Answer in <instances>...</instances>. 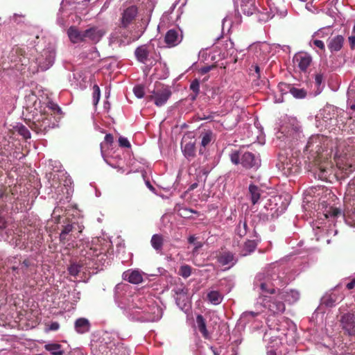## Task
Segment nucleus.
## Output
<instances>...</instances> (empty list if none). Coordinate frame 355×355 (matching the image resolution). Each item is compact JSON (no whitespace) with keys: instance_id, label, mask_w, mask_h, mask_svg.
Wrapping results in <instances>:
<instances>
[{"instance_id":"f257e3e1","label":"nucleus","mask_w":355,"mask_h":355,"mask_svg":"<svg viewBox=\"0 0 355 355\" xmlns=\"http://www.w3.org/2000/svg\"><path fill=\"white\" fill-rule=\"evenodd\" d=\"M28 101L33 102V110L31 111L29 127L37 134L45 135L49 130L58 127V123L64 113L58 104L53 101L42 102L36 95L27 96Z\"/></svg>"},{"instance_id":"f03ea898","label":"nucleus","mask_w":355,"mask_h":355,"mask_svg":"<svg viewBox=\"0 0 355 355\" xmlns=\"http://www.w3.org/2000/svg\"><path fill=\"white\" fill-rule=\"evenodd\" d=\"M305 160L306 168L314 173H318L319 178L327 179V174L334 166L332 161L328 157H306Z\"/></svg>"},{"instance_id":"7ed1b4c3","label":"nucleus","mask_w":355,"mask_h":355,"mask_svg":"<svg viewBox=\"0 0 355 355\" xmlns=\"http://www.w3.org/2000/svg\"><path fill=\"white\" fill-rule=\"evenodd\" d=\"M301 130L298 123L295 120L282 125L280 130L277 133V138L280 141H284L291 147L293 142L300 137Z\"/></svg>"},{"instance_id":"20e7f679","label":"nucleus","mask_w":355,"mask_h":355,"mask_svg":"<svg viewBox=\"0 0 355 355\" xmlns=\"http://www.w3.org/2000/svg\"><path fill=\"white\" fill-rule=\"evenodd\" d=\"M276 166L283 175L289 176L300 171L301 162L298 157H279Z\"/></svg>"},{"instance_id":"39448f33","label":"nucleus","mask_w":355,"mask_h":355,"mask_svg":"<svg viewBox=\"0 0 355 355\" xmlns=\"http://www.w3.org/2000/svg\"><path fill=\"white\" fill-rule=\"evenodd\" d=\"M327 139L322 135L311 136L304 148V153L313 155H321L327 148Z\"/></svg>"},{"instance_id":"423d86ee","label":"nucleus","mask_w":355,"mask_h":355,"mask_svg":"<svg viewBox=\"0 0 355 355\" xmlns=\"http://www.w3.org/2000/svg\"><path fill=\"white\" fill-rule=\"evenodd\" d=\"M8 58L13 64L10 67L21 72L29 63V59L26 57L25 51L17 46L12 49Z\"/></svg>"},{"instance_id":"0eeeda50","label":"nucleus","mask_w":355,"mask_h":355,"mask_svg":"<svg viewBox=\"0 0 355 355\" xmlns=\"http://www.w3.org/2000/svg\"><path fill=\"white\" fill-rule=\"evenodd\" d=\"M172 92L168 86L159 85L153 94L148 96L150 101H154V103L157 107H161L166 104L168 98L171 97Z\"/></svg>"},{"instance_id":"6e6552de","label":"nucleus","mask_w":355,"mask_h":355,"mask_svg":"<svg viewBox=\"0 0 355 355\" xmlns=\"http://www.w3.org/2000/svg\"><path fill=\"white\" fill-rule=\"evenodd\" d=\"M340 326L349 336L355 335V312H348L340 316Z\"/></svg>"},{"instance_id":"1a4fd4ad","label":"nucleus","mask_w":355,"mask_h":355,"mask_svg":"<svg viewBox=\"0 0 355 355\" xmlns=\"http://www.w3.org/2000/svg\"><path fill=\"white\" fill-rule=\"evenodd\" d=\"M286 295V292H279L276 297L272 298L269 301V304L268 305V309L274 314L283 313L286 309L283 300H285Z\"/></svg>"},{"instance_id":"9d476101","label":"nucleus","mask_w":355,"mask_h":355,"mask_svg":"<svg viewBox=\"0 0 355 355\" xmlns=\"http://www.w3.org/2000/svg\"><path fill=\"white\" fill-rule=\"evenodd\" d=\"M55 57V51L53 49H44L41 56L37 58L39 67L42 70H46L53 63Z\"/></svg>"},{"instance_id":"9b49d317","label":"nucleus","mask_w":355,"mask_h":355,"mask_svg":"<svg viewBox=\"0 0 355 355\" xmlns=\"http://www.w3.org/2000/svg\"><path fill=\"white\" fill-rule=\"evenodd\" d=\"M231 161L233 164L241 166L246 168H257L261 160L258 157H231Z\"/></svg>"},{"instance_id":"f8f14e48","label":"nucleus","mask_w":355,"mask_h":355,"mask_svg":"<svg viewBox=\"0 0 355 355\" xmlns=\"http://www.w3.org/2000/svg\"><path fill=\"white\" fill-rule=\"evenodd\" d=\"M183 39L182 31L178 28L168 30L164 37V42L169 48L175 47L181 43Z\"/></svg>"},{"instance_id":"ddd939ff","label":"nucleus","mask_w":355,"mask_h":355,"mask_svg":"<svg viewBox=\"0 0 355 355\" xmlns=\"http://www.w3.org/2000/svg\"><path fill=\"white\" fill-rule=\"evenodd\" d=\"M138 13L136 6H130L125 8L121 14V26L127 28L135 19Z\"/></svg>"},{"instance_id":"4468645a","label":"nucleus","mask_w":355,"mask_h":355,"mask_svg":"<svg viewBox=\"0 0 355 355\" xmlns=\"http://www.w3.org/2000/svg\"><path fill=\"white\" fill-rule=\"evenodd\" d=\"M105 34V31L98 26H92L85 31V42L89 40L97 44Z\"/></svg>"},{"instance_id":"2eb2a0df","label":"nucleus","mask_w":355,"mask_h":355,"mask_svg":"<svg viewBox=\"0 0 355 355\" xmlns=\"http://www.w3.org/2000/svg\"><path fill=\"white\" fill-rule=\"evenodd\" d=\"M258 278L261 281L259 287L262 292L270 294L275 293V285L273 283L275 279L273 276L267 275L262 277L261 275H259Z\"/></svg>"},{"instance_id":"dca6fc26","label":"nucleus","mask_w":355,"mask_h":355,"mask_svg":"<svg viewBox=\"0 0 355 355\" xmlns=\"http://www.w3.org/2000/svg\"><path fill=\"white\" fill-rule=\"evenodd\" d=\"M300 71L306 72L312 62V58L306 53H297L293 58Z\"/></svg>"},{"instance_id":"f3484780","label":"nucleus","mask_w":355,"mask_h":355,"mask_svg":"<svg viewBox=\"0 0 355 355\" xmlns=\"http://www.w3.org/2000/svg\"><path fill=\"white\" fill-rule=\"evenodd\" d=\"M320 205L322 206L321 209L322 210L323 215L326 218L334 220L343 215L340 208L327 205L325 202H322Z\"/></svg>"},{"instance_id":"a211bd4d","label":"nucleus","mask_w":355,"mask_h":355,"mask_svg":"<svg viewBox=\"0 0 355 355\" xmlns=\"http://www.w3.org/2000/svg\"><path fill=\"white\" fill-rule=\"evenodd\" d=\"M122 277L133 284H141L144 280L142 273L138 270H128L123 273Z\"/></svg>"},{"instance_id":"6ab92c4d","label":"nucleus","mask_w":355,"mask_h":355,"mask_svg":"<svg viewBox=\"0 0 355 355\" xmlns=\"http://www.w3.org/2000/svg\"><path fill=\"white\" fill-rule=\"evenodd\" d=\"M99 351L102 355H129L128 351L122 346L109 347L106 345H101Z\"/></svg>"},{"instance_id":"aec40b11","label":"nucleus","mask_w":355,"mask_h":355,"mask_svg":"<svg viewBox=\"0 0 355 355\" xmlns=\"http://www.w3.org/2000/svg\"><path fill=\"white\" fill-rule=\"evenodd\" d=\"M67 35L70 41L73 44L85 42V31H81L74 26L68 28Z\"/></svg>"},{"instance_id":"412c9836","label":"nucleus","mask_w":355,"mask_h":355,"mask_svg":"<svg viewBox=\"0 0 355 355\" xmlns=\"http://www.w3.org/2000/svg\"><path fill=\"white\" fill-rule=\"evenodd\" d=\"M218 261L223 266L231 264L234 266L237 262L234 254L230 251H224L217 256Z\"/></svg>"},{"instance_id":"4be33fe9","label":"nucleus","mask_w":355,"mask_h":355,"mask_svg":"<svg viewBox=\"0 0 355 355\" xmlns=\"http://www.w3.org/2000/svg\"><path fill=\"white\" fill-rule=\"evenodd\" d=\"M89 321L84 318H80L75 321L74 328L77 333L83 334L89 332L90 330Z\"/></svg>"},{"instance_id":"5701e85b","label":"nucleus","mask_w":355,"mask_h":355,"mask_svg":"<svg viewBox=\"0 0 355 355\" xmlns=\"http://www.w3.org/2000/svg\"><path fill=\"white\" fill-rule=\"evenodd\" d=\"M344 40L342 35H336L329 39L327 46L331 52L338 51L342 49Z\"/></svg>"},{"instance_id":"b1692460","label":"nucleus","mask_w":355,"mask_h":355,"mask_svg":"<svg viewBox=\"0 0 355 355\" xmlns=\"http://www.w3.org/2000/svg\"><path fill=\"white\" fill-rule=\"evenodd\" d=\"M137 60L143 64H147L149 59V51L145 45L137 47L135 51Z\"/></svg>"},{"instance_id":"393cba45","label":"nucleus","mask_w":355,"mask_h":355,"mask_svg":"<svg viewBox=\"0 0 355 355\" xmlns=\"http://www.w3.org/2000/svg\"><path fill=\"white\" fill-rule=\"evenodd\" d=\"M241 9L247 16H251L256 12L257 8L254 0H241Z\"/></svg>"},{"instance_id":"a878e982","label":"nucleus","mask_w":355,"mask_h":355,"mask_svg":"<svg viewBox=\"0 0 355 355\" xmlns=\"http://www.w3.org/2000/svg\"><path fill=\"white\" fill-rule=\"evenodd\" d=\"M175 293L177 295L176 297V302L177 304L183 309L184 306H186L187 303L189 302V297L187 295V290L184 288H178L175 291Z\"/></svg>"},{"instance_id":"bb28decb","label":"nucleus","mask_w":355,"mask_h":355,"mask_svg":"<svg viewBox=\"0 0 355 355\" xmlns=\"http://www.w3.org/2000/svg\"><path fill=\"white\" fill-rule=\"evenodd\" d=\"M249 195L250 198V200L253 205H255L258 202L261 198V189L254 185V184H250L249 186Z\"/></svg>"},{"instance_id":"cd10ccee","label":"nucleus","mask_w":355,"mask_h":355,"mask_svg":"<svg viewBox=\"0 0 355 355\" xmlns=\"http://www.w3.org/2000/svg\"><path fill=\"white\" fill-rule=\"evenodd\" d=\"M44 348L51 353V355H64V350L62 346L58 343H48Z\"/></svg>"},{"instance_id":"c85d7f7f","label":"nucleus","mask_w":355,"mask_h":355,"mask_svg":"<svg viewBox=\"0 0 355 355\" xmlns=\"http://www.w3.org/2000/svg\"><path fill=\"white\" fill-rule=\"evenodd\" d=\"M150 243L152 247L158 252H161L164 245V238L162 234H154L153 235Z\"/></svg>"},{"instance_id":"c756f323","label":"nucleus","mask_w":355,"mask_h":355,"mask_svg":"<svg viewBox=\"0 0 355 355\" xmlns=\"http://www.w3.org/2000/svg\"><path fill=\"white\" fill-rule=\"evenodd\" d=\"M343 298V295H338L336 293H331L324 298V304L327 306L332 307L335 305L336 302L342 301Z\"/></svg>"},{"instance_id":"7c9ffc66","label":"nucleus","mask_w":355,"mask_h":355,"mask_svg":"<svg viewBox=\"0 0 355 355\" xmlns=\"http://www.w3.org/2000/svg\"><path fill=\"white\" fill-rule=\"evenodd\" d=\"M208 300L214 305H218L221 303L223 295L217 291H211L207 293Z\"/></svg>"},{"instance_id":"2f4dec72","label":"nucleus","mask_w":355,"mask_h":355,"mask_svg":"<svg viewBox=\"0 0 355 355\" xmlns=\"http://www.w3.org/2000/svg\"><path fill=\"white\" fill-rule=\"evenodd\" d=\"M196 322L198 324V328L200 333L202 334L203 337L205 338H209V333L207 329L205 320L204 319L202 315H198L196 317Z\"/></svg>"},{"instance_id":"473e14b6","label":"nucleus","mask_w":355,"mask_h":355,"mask_svg":"<svg viewBox=\"0 0 355 355\" xmlns=\"http://www.w3.org/2000/svg\"><path fill=\"white\" fill-rule=\"evenodd\" d=\"M257 248V243L252 240L247 241L243 245L242 255L247 256L255 250Z\"/></svg>"},{"instance_id":"72a5a7b5","label":"nucleus","mask_w":355,"mask_h":355,"mask_svg":"<svg viewBox=\"0 0 355 355\" xmlns=\"http://www.w3.org/2000/svg\"><path fill=\"white\" fill-rule=\"evenodd\" d=\"M201 136H202L201 145L203 148H205L207 145H209L215 139V136L211 130H207V131H205V132H202Z\"/></svg>"},{"instance_id":"f704fd0d","label":"nucleus","mask_w":355,"mask_h":355,"mask_svg":"<svg viewBox=\"0 0 355 355\" xmlns=\"http://www.w3.org/2000/svg\"><path fill=\"white\" fill-rule=\"evenodd\" d=\"M118 145L120 148L125 149L126 153L131 152L132 146L126 137L120 136L118 139Z\"/></svg>"},{"instance_id":"c9c22d12","label":"nucleus","mask_w":355,"mask_h":355,"mask_svg":"<svg viewBox=\"0 0 355 355\" xmlns=\"http://www.w3.org/2000/svg\"><path fill=\"white\" fill-rule=\"evenodd\" d=\"M178 214L183 218H191L192 214H196L197 211L187 207H180L178 209Z\"/></svg>"},{"instance_id":"e433bc0d","label":"nucleus","mask_w":355,"mask_h":355,"mask_svg":"<svg viewBox=\"0 0 355 355\" xmlns=\"http://www.w3.org/2000/svg\"><path fill=\"white\" fill-rule=\"evenodd\" d=\"M248 232V225L245 221H240L236 227V234L240 236H244Z\"/></svg>"},{"instance_id":"4c0bfd02","label":"nucleus","mask_w":355,"mask_h":355,"mask_svg":"<svg viewBox=\"0 0 355 355\" xmlns=\"http://www.w3.org/2000/svg\"><path fill=\"white\" fill-rule=\"evenodd\" d=\"M291 94L296 98H303L306 96V92L304 89H298L292 87Z\"/></svg>"},{"instance_id":"58836bf2","label":"nucleus","mask_w":355,"mask_h":355,"mask_svg":"<svg viewBox=\"0 0 355 355\" xmlns=\"http://www.w3.org/2000/svg\"><path fill=\"white\" fill-rule=\"evenodd\" d=\"M76 226H78L79 228L78 233H81L82 229L77 223H68L65 225H63L61 232H63L64 234H69L70 232H73V230L74 229H76Z\"/></svg>"},{"instance_id":"ea45409f","label":"nucleus","mask_w":355,"mask_h":355,"mask_svg":"<svg viewBox=\"0 0 355 355\" xmlns=\"http://www.w3.org/2000/svg\"><path fill=\"white\" fill-rule=\"evenodd\" d=\"M179 275L184 278H187L191 275V267L189 265H183L180 268Z\"/></svg>"},{"instance_id":"a19ab883","label":"nucleus","mask_w":355,"mask_h":355,"mask_svg":"<svg viewBox=\"0 0 355 355\" xmlns=\"http://www.w3.org/2000/svg\"><path fill=\"white\" fill-rule=\"evenodd\" d=\"M17 130L18 133L21 135L24 139H27L31 138V132L29 130L23 125H17Z\"/></svg>"},{"instance_id":"79ce46f5","label":"nucleus","mask_w":355,"mask_h":355,"mask_svg":"<svg viewBox=\"0 0 355 355\" xmlns=\"http://www.w3.org/2000/svg\"><path fill=\"white\" fill-rule=\"evenodd\" d=\"M31 266V261L28 259H24L21 263V268H18L15 266L12 267V270H17V273H19V270H20L23 274L27 273L28 268Z\"/></svg>"},{"instance_id":"37998d69","label":"nucleus","mask_w":355,"mask_h":355,"mask_svg":"<svg viewBox=\"0 0 355 355\" xmlns=\"http://www.w3.org/2000/svg\"><path fill=\"white\" fill-rule=\"evenodd\" d=\"M292 87V85L286 83L282 82L278 84V89L282 93V94L291 93Z\"/></svg>"},{"instance_id":"c03bdc74","label":"nucleus","mask_w":355,"mask_h":355,"mask_svg":"<svg viewBox=\"0 0 355 355\" xmlns=\"http://www.w3.org/2000/svg\"><path fill=\"white\" fill-rule=\"evenodd\" d=\"M184 141H182L181 143L182 148L184 149L185 155H193L194 144L193 143H188L184 145Z\"/></svg>"},{"instance_id":"a18cd8bd","label":"nucleus","mask_w":355,"mask_h":355,"mask_svg":"<svg viewBox=\"0 0 355 355\" xmlns=\"http://www.w3.org/2000/svg\"><path fill=\"white\" fill-rule=\"evenodd\" d=\"M340 157H334V160H335V162H336V165L338 166V167L339 168H340L341 170L345 171V173L352 172L353 171L352 165V164H345V166H341V163L340 162V159H339V158H340Z\"/></svg>"},{"instance_id":"49530a36","label":"nucleus","mask_w":355,"mask_h":355,"mask_svg":"<svg viewBox=\"0 0 355 355\" xmlns=\"http://www.w3.org/2000/svg\"><path fill=\"white\" fill-rule=\"evenodd\" d=\"M101 96L100 88L97 85H94L93 87V103L96 105L99 101Z\"/></svg>"},{"instance_id":"de8ad7c7","label":"nucleus","mask_w":355,"mask_h":355,"mask_svg":"<svg viewBox=\"0 0 355 355\" xmlns=\"http://www.w3.org/2000/svg\"><path fill=\"white\" fill-rule=\"evenodd\" d=\"M69 273L72 276H77L80 271V266L76 263H72L68 268Z\"/></svg>"},{"instance_id":"09e8293b","label":"nucleus","mask_w":355,"mask_h":355,"mask_svg":"<svg viewBox=\"0 0 355 355\" xmlns=\"http://www.w3.org/2000/svg\"><path fill=\"white\" fill-rule=\"evenodd\" d=\"M133 92L135 95L139 98L144 97L145 94L144 87L141 85H136L133 89Z\"/></svg>"},{"instance_id":"8fccbe9b","label":"nucleus","mask_w":355,"mask_h":355,"mask_svg":"<svg viewBox=\"0 0 355 355\" xmlns=\"http://www.w3.org/2000/svg\"><path fill=\"white\" fill-rule=\"evenodd\" d=\"M190 89L192 90L196 95L200 93V82L198 79L193 80L190 85Z\"/></svg>"},{"instance_id":"3c124183","label":"nucleus","mask_w":355,"mask_h":355,"mask_svg":"<svg viewBox=\"0 0 355 355\" xmlns=\"http://www.w3.org/2000/svg\"><path fill=\"white\" fill-rule=\"evenodd\" d=\"M114 142V137L112 134H107L105 136L104 142L101 144V148L105 146L112 145Z\"/></svg>"},{"instance_id":"603ef678","label":"nucleus","mask_w":355,"mask_h":355,"mask_svg":"<svg viewBox=\"0 0 355 355\" xmlns=\"http://www.w3.org/2000/svg\"><path fill=\"white\" fill-rule=\"evenodd\" d=\"M313 45H314L315 47L320 49L321 51L325 50L324 44L322 40H313L312 41Z\"/></svg>"},{"instance_id":"864d4df0","label":"nucleus","mask_w":355,"mask_h":355,"mask_svg":"<svg viewBox=\"0 0 355 355\" xmlns=\"http://www.w3.org/2000/svg\"><path fill=\"white\" fill-rule=\"evenodd\" d=\"M69 234H64L63 232H61L60 234V241L62 244H65L69 241V237L68 236Z\"/></svg>"},{"instance_id":"5fc2aeb1","label":"nucleus","mask_w":355,"mask_h":355,"mask_svg":"<svg viewBox=\"0 0 355 355\" xmlns=\"http://www.w3.org/2000/svg\"><path fill=\"white\" fill-rule=\"evenodd\" d=\"M252 69H254V72L256 73L255 76L257 77V79H259L261 77L259 67L257 64L252 65L251 67L250 68V71H252Z\"/></svg>"},{"instance_id":"6e6d98bb","label":"nucleus","mask_w":355,"mask_h":355,"mask_svg":"<svg viewBox=\"0 0 355 355\" xmlns=\"http://www.w3.org/2000/svg\"><path fill=\"white\" fill-rule=\"evenodd\" d=\"M202 243L201 242H198L196 243V246L192 250V254L193 256H196L198 254V250L202 247Z\"/></svg>"},{"instance_id":"4d7b16f0","label":"nucleus","mask_w":355,"mask_h":355,"mask_svg":"<svg viewBox=\"0 0 355 355\" xmlns=\"http://www.w3.org/2000/svg\"><path fill=\"white\" fill-rule=\"evenodd\" d=\"M215 67L214 65H210V66H205L200 69V72L202 74H205L210 71L212 69H214Z\"/></svg>"},{"instance_id":"13d9d810","label":"nucleus","mask_w":355,"mask_h":355,"mask_svg":"<svg viewBox=\"0 0 355 355\" xmlns=\"http://www.w3.org/2000/svg\"><path fill=\"white\" fill-rule=\"evenodd\" d=\"M315 83L320 85L323 81V75L322 73H317L315 77Z\"/></svg>"},{"instance_id":"bf43d9fd","label":"nucleus","mask_w":355,"mask_h":355,"mask_svg":"<svg viewBox=\"0 0 355 355\" xmlns=\"http://www.w3.org/2000/svg\"><path fill=\"white\" fill-rule=\"evenodd\" d=\"M59 327H60L59 323L58 322H51V324L49 325V329L51 330V331H56L59 329Z\"/></svg>"},{"instance_id":"052dcab7","label":"nucleus","mask_w":355,"mask_h":355,"mask_svg":"<svg viewBox=\"0 0 355 355\" xmlns=\"http://www.w3.org/2000/svg\"><path fill=\"white\" fill-rule=\"evenodd\" d=\"M351 49L355 48V35H351L348 38Z\"/></svg>"},{"instance_id":"680f3d73","label":"nucleus","mask_w":355,"mask_h":355,"mask_svg":"<svg viewBox=\"0 0 355 355\" xmlns=\"http://www.w3.org/2000/svg\"><path fill=\"white\" fill-rule=\"evenodd\" d=\"M346 287L348 290H352V289H354L355 288V278L353 279L350 282H349L347 285H346Z\"/></svg>"},{"instance_id":"e2e57ef3","label":"nucleus","mask_w":355,"mask_h":355,"mask_svg":"<svg viewBox=\"0 0 355 355\" xmlns=\"http://www.w3.org/2000/svg\"><path fill=\"white\" fill-rule=\"evenodd\" d=\"M244 314L245 315H251L252 317H256V316H257L259 315V313L254 312V311H245L244 313Z\"/></svg>"},{"instance_id":"0e129e2a","label":"nucleus","mask_w":355,"mask_h":355,"mask_svg":"<svg viewBox=\"0 0 355 355\" xmlns=\"http://www.w3.org/2000/svg\"><path fill=\"white\" fill-rule=\"evenodd\" d=\"M6 227V221L3 218L0 216V230Z\"/></svg>"},{"instance_id":"69168bd1","label":"nucleus","mask_w":355,"mask_h":355,"mask_svg":"<svg viewBox=\"0 0 355 355\" xmlns=\"http://www.w3.org/2000/svg\"><path fill=\"white\" fill-rule=\"evenodd\" d=\"M198 187V184L197 182L193 183L190 185V187L188 189V191H191L194 190Z\"/></svg>"},{"instance_id":"338daca9","label":"nucleus","mask_w":355,"mask_h":355,"mask_svg":"<svg viewBox=\"0 0 355 355\" xmlns=\"http://www.w3.org/2000/svg\"><path fill=\"white\" fill-rule=\"evenodd\" d=\"M196 239V238L195 237V236L191 235L188 238V242L189 243H193L195 242Z\"/></svg>"},{"instance_id":"774afa93","label":"nucleus","mask_w":355,"mask_h":355,"mask_svg":"<svg viewBox=\"0 0 355 355\" xmlns=\"http://www.w3.org/2000/svg\"><path fill=\"white\" fill-rule=\"evenodd\" d=\"M197 96H198V95H196V94L194 93V94H193V95H191V99L192 101H194V100H196V97H197Z\"/></svg>"}]
</instances>
